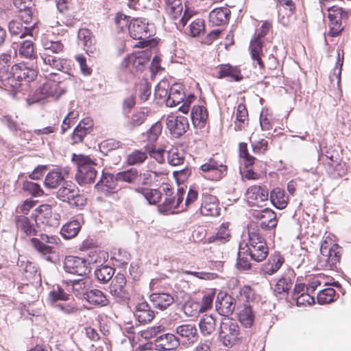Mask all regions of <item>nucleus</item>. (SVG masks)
<instances>
[{
	"mask_svg": "<svg viewBox=\"0 0 351 351\" xmlns=\"http://www.w3.org/2000/svg\"><path fill=\"white\" fill-rule=\"evenodd\" d=\"M72 160L77 167V182L80 184L93 182L97 174L95 162L87 156L75 154H73Z\"/></svg>",
	"mask_w": 351,
	"mask_h": 351,
	"instance_id": "obj_1",
	"label": "nucleus"
},
{
	"mask_svg": "<svg viewBox=\"0 0 351 351\" xmlns=\"http://www.w3.org/2000/svg\"><path fill=\"white\" fill-rule=\"evenodd\" d=\"M320 252L319 265L323 269H332L340 261L342 248L331 239H326L321 244Z\"/></svg>",
	"mask_w": 351,
	"mask_h": 351,
	"instance_id": "obj_2",
	"label": "nucleus"
},
{
	"mask_svg": "<svg viewBox=\"0 0 351 351\" xmlns=\"http://www.w3.org/2000/svg\"><path fill=\"white\" fill-rule=\"evenodd\" d=\"M239 324L230 317H223L218 328V339L225 347L232 348L241 339Z\"/></svg>",
	"mask_w": 351,
	"mask_h": 351,
	"instance_id": "obj_3",
	"label": "nucleus"
},
{
	"mask_svg": "<svg viewBox=\"0 0 351 351\" xmlns=\"http://www.w3.org/2000/svg\"><path fill=\"white\" fill-rule=\"evenodd\" d=\"M42 45L43 51L41 53V58L45 64L49 65L58 71L63 69V60L57 56L63 50L64 46L62 43L60 41L43 39L42 40Z\"/></svg>",
	"mask_w": 351,
	"mask_h": 351,
	"instance_id": "obj_4",
	"label": "nucleus"
},
{
	"mask_svg": "<svg viewBox=\"0 0 351 351\" xmlns=\"http://www.w3.org/2000/svg\"><path fill=\"white\" fill-rule=\"evenodd\" d=\"M249 240L243 247L250 255L251 260L261 262L265 259L269 249L265 239L257 232L249 230Z\"/></svg>",
	"mask_w": 351,
	"mask_h": 351,
	"instance_id": "obj_5",
	"label": "nucleus"
},
{
	"mask_svg": "<svg viewBox=\"0 0 351 351\" xmlns=\"http://www.w3.org/2000/svg\"><path fill=\"white\" fill-rule=\"evenodd\" d=\"M329 31L328 35L331 37L338 36L343 29V23L348 17V12L339 6H332L328 9Z\"/></svg>",
	"mask_w": 351,
	"mask_h": 351,
	"instance_id": "obj_6",
	"label": "nucleus"
},
{
	"mask_svg": "<svg viewBox=\"0 0 351 351\" xmlns=\"http://www.w3.org/2000/svg\"><path fill=\"white\" fill-rule=\"evenodd\" d=\"M36 213L35 222L38 227L43 226V228H54L60 223V215L54 212L50 205H40L36 210Z\"/></svg>",
	"mask_w": 351,
	"mask_h": 351,
	"instance_id": "obj_7",
	"label": "nucleus"
},
{
	"mask_svg": "<svg viewBox=\"0 0 351 351\" xmlns=\"http://www.w3.org/2000/svg\"><path fill=\"white\" fill-rule=\"evenodd\" d=\"M200 171L202 176L210 180H219L227 173V166L222 162L212 157L201 165Z\"/></svg>",
	"mask_w": 351,
	"mask_h": 351,
	"instance_id": "obj_8",
	"label": "nucleus"
},
{
	"mask_svg": "<svg viewBox=\"0 0 351 351\" xmlns=\"http://www.w3.org/2000/svg\"><path fill=\"white\" fill-rule=\"evenodd\" d=\"M126 278L123 274L118 273L109 287L110 294L119 302H126L130 300V294L126 285Z\"/></svg>",
	"mask_w": 351,
	"mask_h": 351,
	"instance_id": "obj_9",
	"label": "nucleus"
},
{
	"mask_svg": "<svg viewBox=\"0 0 351 351\" xmlns=\"http://www.w3.org/2000/svg\"><path fill=\"white\" fill-rule=\"evenodd\" d=\"M151 57V51L149 49L145 51H137L129 55L125 58L122 65L128 68L131 71H142Z\"/></svg>",
	"mask_w": 351,
	"mask_h": 351,
	"instance_id": "obj_10",
	"label": "nucleus"
},
{
	"mask_svg": "<svg viewBox=\"0 0 351 351\" xmlns=\"http://www.w3.org/2000/svg\"><path fill=\"white\" fill-rule=\"evenodd\" d=\"M40 239L32 238L31 242L36 251L43 255L47 256V261H51L50 254L53 252V247L47 245V243L57 245L60 241L59 238L54 235H47L42 234Z\"/></svg>",
	"mask_w": 351,
	"mask_h": 351,
	"instance_id": "obj_11",
	"label": "nucleus"
},
{
	"mask_svg": "<svg viewBox=\"0 0 351 351\" xmlns=\"http://www.w3.org/2000/svg\"><path fill=\"white\" fill-rule=\"evenodd\" d=\"M150 25L146 19L138 18L131 21L128 26L130 36L136 40H147L152 33L149 29Z\"/></svg>",
	"mask_w": 351,
	"mask_h": 351,
	"instance_id": "obj_12",
	"label": "nucleus"
},
{
	"mask_svg": "<svg viewBox=\"0 0 351 351\" xmlns=\"http://www.w3.org/2000/svg\"><path fill=\"white\" fill-rule=\"evenodd\" d=\"M64 267L66 272L78 276H85L90 272V267L86 259L77 256H66Z\"/></svg>",
	"mask_w": 351,
	"mask_h": 351,
	"instance_id": "obj_13",
	"label": "nucleus"
},
{
	"mask_svg": "<svg viewBox=\"0 0 351 351\" xmlns=\"http://www.w3.org/2000/svg\"><path fill=\"white\" fill-rule=\"evenodd\" d=\"M185 195V191L183 188L178 189L176 196H166L163 202L159 205V210L160 213L168 212H180L181 210V206Z\"/></svg>",
	"mask_w": 351,
	"mask_h": 351,
	"instance_id": "obj_14",
	"label": "nucleus"
},
{
	"mask_svg": "<svg viewBox=\"0 0 351 351\" xmlns=\"http://www.w3.org/2000/svg\"><path fill=\"white\" fill-rule=\"evenodd\" d=\"M166 125L170 133L175 137L181 136L189 128L188 119L184 116L169 114L166 118Z\"/></svg>",
	"mask_w": 351,
	"mask_h": 351,
	"instance_id": "obj_15",
	"label": "nucleus"
},
{
	"mask_svg": "<svg viewBox=\"0 0 351 351\" xmlns=\"http://www.w3.org/2000/svg\"><path fill=\"white\" fill-rule=\"evenodd\" d=\"M215 307L219 315L228 317L235 309V299L228 294L219 293L215 302Z\"/></svg>",
	"mask_w": 351,
	"mask_h": 351,
	"instance_id": "obj_16",
	"label": "nucleus"
},
{
	"mask_svg": "<svg viewBox=\"0 0 351 351\" xmlns=\"http://www.w3.org/2000/svg\"><path fill=\"white\" fill-rule=\"evenodd\" d=\"M199 210L201 214L204 216L215 217L219 215L220 208L217 198L215 195L204 193Z\"/></svg>",
	"mask_w": 351,
	"mask_h": 351,
	"instance_id": "obj_17",
	"label": "nucleus"
},
{
	"mask_svg": "<svg viewBox=\"0 0 351 351\" xmlns=\"http://www.w3.org/2000/svg\"><path fill=\"white\" fill-rule=\"evenodd\" d=\"M38 91L42 96L38 99L47 97L58 99L64 93L65 88L60 82L49 80L43 83L38 89Z\"/></svg>",
	"mask_w": 351,
	"mask_h": 351,
	"instance_id": "obj_18",
	"label": "nucleus"
},
{
	"mask_svg": "<svg viewBox=\"0 0 351 351\" xmlns=\"http://www.w3.org/2000/svg\"><path fill=\"white\" fill-rule=\"evenodd\" d=\"M118 180L117 176L104 173L99 181L95 184V189L101 194L108 196L116 189Z\"/></svg>",
	"mask_w": 351,
	"mask_h": 351,
	"instance_id": "obj_19",
	"label": "nucleus"
},
{
	"mask_svg": "<svg viewBox=\"0 0 351 351\" xmlns=\"http://www.w3.org/2000/svg\"><path fill=\"white\" fill-rule=\"evenodd\" d=\"M246 198L250 206L262 207L263 203L268 199V190L260 186H250L246 192Z\"/></svg>",
	"mask_w": 351,
	"mask_h": 351,
	"instance_id": "obj_20",
	"label": "nucleus"
},
{
	"mask_svg": "<svg viewBox=\"0 0 351 351\" xmlns=\"http://www.w3.org/2000/svg\"><path fill=\"white\" fill-rule=\"evenodd\" d=\"M176 333L179 335L180 343L185 345L193 343L197 339V330L195 324H185L176 328Z\"/></svg>",
	"mask_w": 351,
	"mask_h": 351,
	"instance_id": "obj_21",
	"label": "nucleus"
},
{
	"mask_svg": "<svg viewBox=\"0 0 351 351\" xmlns=\"http://www.w3.org/2000/svg\"><path fill=\"white\" fill-rule=\"evenodd\" d=\"M254 216L258 219V226L264 230H270L277 225L276 215L271 209L265 208Z\"/></svg>",
	"mask_w": 351,
	"mask_h": 351,
	"instance_id": "obj_22",
	"label": "nucleus"
},
{
	"mask_svg": "<svg viewBox=\"0 0 351 351\" xmlns=\"http://www.w3.org/2000/svg\"><path fill=\"white\" fill-rule=\"evenodd\" d=\"M156 349L159 351H169L180 346V339L173 334L166 333L157 337L154 341Z\"/></svg>",
	"mask_w": 351,
	"mask_h": 351,
	"instance_id": "obj_23",
	"label": "nucleus"
},
{
	"mask_svg": "<svg viewBox=\"0 0 351 351\" xmlns=\"http://www.w3.org/2000/svg\"><path fill=\"white\" fill-rule=\"evenodd\" d=\"M149 300L154 308L163 311L174 302V298L169 293L158 292L152 293Z\"/></svg>",
	"mask_w": 351,
	"mask_h": 351,
	"instance_id": "obj_24",
	"label": "nucleus"
},
{
	"mask_svg": "<svg viewBox=\"0 0 351 351\" xmlns=\"http://www.w3.org/2000/svg\"><path fill=\"white\" fill-rule=\"evenodd\" d=\"M263 40L258 39V38L252 39L249 47L251 58L254 62H256L260 69L264 68V63L262 60L263 56Z\"/></svg>",
	"mask_w": 351,
	"mask_h": 351,
	"instance_id": "obj_25",
	"label": "nucleus"
},
{
	"mask_svg": "<svg viewBox=\"0 0 351 351\" xmlns=\"http://www.w3.org/2000/svg\"><path fill=\"white\" fill-rule=\"evenodd\" d=\"M13 77L20 81L24 80L27 82L34 80L36 76V71L29 69L25 65L15 64L12 67Z\"/></svg>",
	"mask_w": 351,
	"mask_h": 351,
	"instance_id": "obj_26",
	"label": "nucleus"
},
{
	"mask_svg": "<svg viewBox=\"0 0 351 351\" xmlns=\"http://www.w3.org/2000/svg\"><path fill=\"white\" fill-rule=\"evenodd\" d=\"M230 11L227 8H217L213 9L209 14V21L215 26H219L228 23Z\"/></svg>",
	"mask_w": 351,
	"mask_h": 351,
	"instance_id": "obj_27",
	"label": "nucleus"
},
{
	"mask_svg": "<svg viewBox=\"0 0 351 351\" xmlns=\"http://www.w3.org/2000/svg\"><path fill=\"white\" fill-rule=\"evenodd\" d=\"M284 263V258L280 254H275L269 256L267 263L261 267V271L267 275H273L282 266Z\"/></svg>",
	"mask_w": 351,
	"mask_h": 351,
	"instance_id": "obj_28",
	"label": "nucleus"
},
{
	"mask_svg": "<svg viewBox=\"0 0 351 351\" xmlns=\"http://www.w3.org/2000/svg\"><path fill=\"white\" fill-rule=\"evenodd\" d=\"M191 120L195 127L203 128L208 119V114L204 106H194L191 110Z\"/></svg>",
	"mask_w": 351,
	"mask_h": 351,
	"instance_id": "obj_29",
	"label": "nucleus"
},
{
	"mask_svg": "<svg viewBox=\"0 0 351 351\" xmlns=\"http://www.w3.org/2000/svg\"><path fill=\"white\" fill-rule=\"evenodd\" d=\"M134 191L142 195L150 205L156 204L162 198V192L156 189L138 186L134 189Z\"/></svg>",
	"mask_w": 351,
	"mask_h": 351,
	"instance_id": "obj_30",
	"label": "nucleus"
},
{
	"mask_svg": "<svg viewBox=\"0 0 351 351\" xmlns=\"http://www.w3.org/2000/svg\"><path fill=\"white\" fill-rule=\"evenodd\" d=\"M184 96L181 86L174 84L169 90L168 96L165 99L166 105L169 107L176 106L183 102Z\"/></svg>",
	"mask_w": 351,
	"mask_h": 351,
	"instance_id": "obj_31",
	"label": "nucleus"
},
{
	"mask_svg": "<svg viewBox=\"0 0 351 351\" xmlns=\"http://www.w3.org/2000/svg\"><path fill=\"white\" fill-rule=\"evenodd\" d=\"M134 316L140 323H147L153 319L154 312L147 302H141L136 306Z\"/></svg>",
	"mask_w": 351,
	"mask_h": 351,
	"instance_id": "obj_32",
	"label": "nucleus"
},
{
	"mask_svg": "<svg viewBox=\"0 0 351 351\" xmlns=\"http://www.w3.org/2000/svg\"><path fill=\"white\" fill-rule=\"evenodd\" d=\"M84 298L91 304L104 306L108 304L106 295L99 289H91L84 293Z\"/></svg>",
	"mask_w": 351,
	"mask_h": 351,
	"instance_id": "obj_33",
	"label": "nucleus"
},
{
	"mask_svg": "<svg viewBox=\"0 0 351 351\" xmlns=\"http://www.w3.org/2000/svg\"><path fill=\"white\" fill-rule=\"evenodd\" d=\"M16 227L19 230L21 231L27 236L36 235L37 230L34 223L31 221L27 217L16 216L15 218Z\"/></svg>",
	"mask_w": 351,
	"mask_h": 351,
	"instance_id": "obj_34",
	"label": "nucleus"
},
{
	"mask_svg": "<svg viewBox=\"0 0 351 351\" xmlns=\"http://www.w3.org/2000/svg\"><path fill=\"white\" fill-rule=\"evenodd\" d=\"M217 77L219 78L228 77L235 81H239L243 78L240 69L237 66H232L230 64L221 65Z\"/></svg>",
	"mask_w": 351,
	"mask_h": 351,
	"instance_id": "obj_35",
	"label": "nucleus"
},
{
	"mask_svg": "<svg viewBox=\"0 0 351 351\" xmlns=\"http://www.w3.org/2000/svg\"><path fill=\"white\" fill-rule=\"evenodd\" d=\"M199 326L202 335H210L215 330L216 320L210 315H204L199 320Z\"/></svg>",
	"mask_w": 351,
	"mask_h": 351,
	"instance_id": "obj_36",
	"label": "nucleus"
},
{
	"mask_svg": "<svg viewBox=\"0 0 351 351\" xmlns=\"http://www.w3.org/2000/svg\"><path fill=\"white\" fill-rule=\"evenodd\" d=\"M8 27L12 36L23 38L27 35H32V29L23 27L22 23L19 21H10Z\"/></svg>",
	"mask_w": 351,
	"mask_h": 351,
	"instance_id": "obj_37",
	"label": "nucleus"
},
{
	"mask_svg": "<svg viewBox=\"0 0 351 351\" xmlns=\"http://www.w3.org/2000/svg\"><path fill=\"white\" fill-rule=\"evenodd\" d=\"M254 313L252 306L248 304H244L242 309L239 313V320L245 328H250L254 322Z\"/></svg>",
	"mask_w": 351,
	"mask_h": 351,
	"instance_id": "obj_38",
	"label": "nucleus"
},
{
	"mask_svg": "<svg viewBox=\"0 0 351 351\" xmlns=\"http://www.w3.org/2000/svg\"><path fill=\"white\" fill-rule=\"evenodd\" d=\"M270 200L275 207L282 209L287 205L288 197L283 190L276 188L270 193Z\"/></svg>",
	"mask_w": 351,
	"mask_h": 351,
	"instance_id": "obj_39",
	"label": "nucleus"
},
{
	"mask_svg": "<svg viewBox=\"0 0 351 351\" xmlns=\"http://www.w3.org/2000/svg\"><path fill=\"white\" fill-rule=\"evenodd\" d=\"M291 286V281L289 278H281L275 285L274 293L279 299H283L288 295Z\"/></svg>",
	"mask_w": 351,
	"mask_h": 351,
	"instance_id": "obj_40",
	"label": "nucleus"
},
{
	"mask_svg": "<svg viewBox=\"0 0 351 351\" xmlns=\"http://www.w3.org/2000/svg\"><path fill=\"white\" fill-rule=\"evenodd\" d=\"M13 3L19 11L23 12L21 17L25 19V23H28L32 17V5H34L33 0H13Z\"/></svg>",
	"mask_w": 351,
	"mask_h": 351,
	"instance_id": "obj_41",
	"label": "nucleus"
},
{
	"mask_svg": "<svg viewBox=\"0 0 351 351\" xmlns=\"http://www.w3.org/2000/svg\"><path fill=\"white\" fill-rule=\"evenodd\" d=\"M64 179L61 171L58 169L52 170L45 177V186L49 189H55L61 184Z\"/></svg>",
	"mask_w": 351,
	"mask_h": 351,
	"instance_id": "obj_42",
	"label": "nucleus"
},
{
	"mask_svg": "<svg viewBox=\"0 0 351 351\" xmlns=\"http://www.w3.org/2000/svg\"><path fill=\"white\" fill-rule=\"evenodd\" d=\"M337 60L336 65L333 69L332 73L330 75V80L331 82H336L337 85L339 84L341 80V67L343 63V50L339 47L337 50Z\"/></svg>",
	"mask_w": 351,
	"mask_h": 351,
	"instance_id": "obj_43",
	"label": "nucleus"
},
{
	"mask_svg": "<svg viewBox=\"0 0 351 351\" xmlns=\"http://www.w3.org/2000/svg\"><path fill=\"white\" fill-rule=\"evenodd\" d=\"M230 223L228 222L223 223L218 228L215 236L209 238V242L225 243L230 237V230L229 229Z\"/></svg>",
	"mask_w": 351,
	"mask_h": 351,
	"instance_id": "obj_44",
	"label": "nucleus"
},
{
	"mask_svg": "<svg viewBox=\"0 0 351 351\" xmlns=\"http://www.w3.org/2000/svg\"><path fill=\"white\" fill-rule=\"evenodd\" d=\"M118 182L135 184L139 178L138 171L135 168L119 172L116 174Z\"/></svg>",
	"mask_w": 351,
	"mask_h": 351,
	"instance_id": "obj_45",
	"label": "nucleus"
},
{
	"mask_svg": "<svg viewBox=\"0 0 351 351\" xmlns=\"http://www.w3.org/2000/svg\"><path fill=\"white\" fill-rule=\"evenodd\" d=\"M80 228L81 226L78 221H71L62 226L61 229V234L66 239L73 238L77 236Z\"/></svg>",
	"mask_w": 351,
	"mask_h": 351,
	"instance_id": "obj_46",
	"label": "nucleus"
},
{
	"mask_svg": "<svg viewBox=\"0 0 351 351\" xmlns=\"http://www.w3.org/2000/svg\"><path fill=\"white\" fill-rule=\"evenodd\" d=\"M11 56L8 53L0 55V81L4 82L10 79L11 73L9 72Z\"/></svg>",
	"mask_w": 351,
	"mask_h": 351,
	"instance_id": "obj_47",
	"label": "nucleus"
},
{
	"mask_svg": "<svg viewBox=\"0 0 351 351\" xmlns=\"http://www.w3.org/2000/svg\"><path fill=\"white\" fill-rule=\"evenodd\" d=\"M114 269L108 265L101 266L95 271V276L98 281L106 283L112 279Z\"/></svg>",
	"mask_w": 351,
	"mask_h": 351,
	"instance_id": "obj_48",
	"label": "nucleus"
},
{
	"mask_svg": "<svg viewBox=\"0 0 351 351\" xmlns=\"http://www.w3.org/2000/svg\"><path fill=\"white\" fill-rule=\"evenodd\" d=\"M75 185L70 182H66L57 191V197L63 202H68L70 197L75 192Z\"/></svg>",
	"mask_w": 351,
	"mask_h": 351,
	"instance_id": "obj_49",
	"label": "nucleus"
},
{
	"mask_svg": "<svg viewBox=\"0 0 351 351\" xmlns=\"http://www.w3.org/2000/svg\"><path fill=\"white\" fill-rule=\"evenodd\" d=\"M168 162L172 166L183 164L184 161V152L178 148L173 147L168 152Z\"/></svg>",
	"mask_w": 351,
	"mask_h": 351,
	"instance_id": "obj_50",
	"label": "nucleus"
},
{
	"mask_svg": "<svg viewBox=\"0 0 351 351\" xmlns=\"http://www.w3.org/2000/svg\"><path fill=\"white\" fill-rule=\"evenodd\" d=\"M248 113L245 108V106L243 104H240L237 106L236 113L235 129L237 130H241L245 124V121L247 120Z\"/></svg>",
	"mask_w": 351,
	"mask_h": 351,
	"instance_id": "obj_51",
	"label": "nucleus"
},
{
	"mask_svg": "<svg viewBox=\"0 0 351 351\" xmlns=\"http://www.w3.org/2000/svg\"><path fill=\"white\" fill-rule=\"evenodd\" d=\"M184 313L188 317H196L202 313L200 302L193 300L187 301L182 307Z\"/></svg>",
	"mask_w": 351,
	"mask_h": 351,
	"instance_id": "obj_52",
	"label": "nucleus"
},
{
	"mask_svg": "<svg viewBox=\"0 0 351 351\" xmlns=\"http://www.w3.org/2000/svg\"><path fill=\"white\" fill-rule=\"evenodd\" d=\"M250 256L249 253L243 250V247L241 245L239 247V251L238 253V259L237 265L239 269L243 270H247L251 268V263L249 258Z\"/></svg>",
	"mask_w": 351,
	"mask_h": 351,
	"instance_id": "obj_53",
	"label": "nucleus"
},
{
	"mask_svg": "<svg viewBox=\"0 0 351 351\" xmlns=\"http://www.w3.org/2000/svg\"><path fill=\"white\" fill-rule=\"evenodd\" d=\"M147 158V152L134 150L127 157V163L130 165H137L143 163Z\"/></svg>",
	"mask_w": 351,
	"mask_h": 351,
	"instance_id": "obj_54",
	"label": "nucleus"
},
{
	"mask_svg": "<svg viewBox=\"0 0 351 351\" xmlns=\"http://www.w3.org/2000/svg\"><path fill=\"white\" fill-rule=\"evenodd\" d=\"M108 257V254L107 252L95 250L89 252L88 257L86 261L90 267L91 263L102 264Z\"/></svg>",
	"mask_w": 351,
	"mask_h": 351,
	"instance_id": "obj_55",
	"label": "nucleus"
},
{
	"mask_svg": "<svg viewBox=\"0 0 351 351\" xmlns=\"http://www.w3.org/2000/svg\"><path fill=\"white\" fill-rule=\"evenodd\" d=\"M205 29L204 21L202 19H196L189 26V34L193 37L199 36L204 33Z\"/></svg>",
	"mask_w": 351,
	"mask_h": 351,
	"instance_id": "obj_56",
	"label": "nucleus"
},
{
	"mask_svg": "<svg viewBox=\"0 0 351 351\" xmlns=\"http://www.w3.org/2000/svg\"><path fill=\"white\" fill-rule=\"evenodd\" d=\"M159 173L156 171H145L143 173H139L141 184L143 186H150L154 182L158 181Z\"/></svg>",
	"mask_w": 351,
	"mask_h": 351,
	"instance_id": "obj_57",
	"label": "nucleus"
},
{
	"mask_svg": "<svg viewBox=\"0 0 351 351\" xmlns=\"http://www.w3.org/2000/svg\"><path fill=\"white\" fill-rule=\"evenodd\" d=\"M335 291L332 288L322 289L317 294V301L319 304H328L334 300Z\"/></svg>",
	"mask_w": 351,
	"mask_h": 351,
	"instance_id": "obj_58",
	"label": "nucleus"
},
{
	"mask_svg": "<svg viewBox=\"0 0 351 351\" xmlns=\"http://www.w3.org/2000/svg\"><path fill=\"white\" fill-rule=\"evenodd\" d=\"M19 55L26 58H31L34 55V43L30 40H24L19 49Z\"/></svg>",
	"mask_w": 351,
	"mask_h": 351,
	"instance_id": "obj_59",
	"label": "nucleus"
},
{
	"mask_svg": "<svg viewBox=\"0 0 351 351\" xmlns=\"http://www.w3.org/2000/svg\"><path fill=\"white\" fill-rule=\"evenodd\" d=\"M162 126L160 122H156L147 132V136L150 143H155L162 132Z\"/></svg>",
	"mask_w": 351,
	"mask_h": 351,
	"instance_id": "obj_60",
	"label": "nucleus"
},
{
	"mask_svg": "<svg viewBox=\"0 0 351 351\" xmlns=\"http://www.w3.org/2000/svg\"><path fill=\"white\" fill-rule=\"evenodd\" d=\"M23 189L34 197H40L44 193L38 184L30 181L24 182Z\"/></svg>",
	"mask_w": 351,
	"mask_h": 351,
	"instance_id": "obj_61",
	"label": "nucleus"
},
{
	"mask_svg": "<svg viewBox=\"0 0 351 351\" xmlns=\"http://www.w3.org/2000/svg\"><path fill=\"white\" fill-rule=\"evenodd\" d=\"M68 288L72 289L77 296L84 294L86 283L84 279L70 280L67 285Z\"/></svg>",
	"mask_w": 351,
	"mask_h": 351,
	"instance_id": "obj_62",
	"label": "nucleus"
},
{
	"mask_svg": "<svg viewBox=\"0 0 351 351\" xmlns=\"http://www.w3.org/2000/svg\"><path fill=\"white\" fill-rule=\"evenodd\" d=\"M239 155L241 158L244 159L246 167H250L254 164L255 158L249 154L245 143H241L239 144Z\"/></svg>",
	"mask_w": 351,
	"mask_h": 351,
	"instance_id": "obj_63",
	"label": "nucleus"
},
{
	"mask_svg": "<svg viewBox=\"0 0 351 351\" xmlns=\"http://www.w3.org/2000/svg\"><path fill=\"white\" fill-rule=\"evenodd\" d=\"M68 204L73 207L82 208L86 204V198L82 194L75 191L70 197V200H68Z\"/></svg>",
	"mask_w": 351,
	"mask_h": 351,
	"instance_id": "obj_64",
	"label": "nucleus"
}]
</instances>
